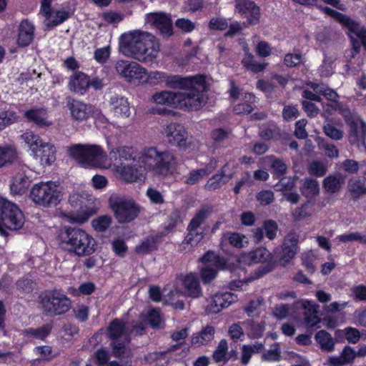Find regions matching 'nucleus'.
I'll return each instance as SVG.
<instances>
[{
	"instance_id": "1",
	"label": "nucleus",
	"mask_w": 366,
	"mask_h": 366,
	"mask_svg": "<svg viewBox=\"0 0 366 366\" xmlns=\"http://www.w3.org/2000/svg\"><path fill=\"white\" fill-rule=\"evenodd\" d=\"M139 162L142 165L131 164L122 168L120 174L126 182L133 183L141 180L145 170L166 176L174 169L176 159L173 153L167 150L160 152L152 147L142 151L139 157Z\"/></svg>"
},
{
	"instance_id": "2",
	"label": "nucleus",
	"mask_w": 366,
	"mask_h": 366,
	"mask_svg": "<svg viewBox=\"0 0 366 366\" xmlns=\"http://www.w3.org/2000/svg\"><path fill=\"white\" fill-rule=\"evenodd\" d=\"M119 46L126 56L149 65L154 62L160 49L159 42L155 36L139 30L122 34Z\"/></svg>"
},
{
	"instance_id": "3",
	"label": "nucleus",
	"mask_w": 366,
	"mask_h": 366,
	"mask_svg": "<svg viewBox=\"0 0 366 366\" xmlns=\"http://www.w3.org/2000/svg\"><path fill=\"white\" fill-rule=\"evenodd\" d=\"M58 240L61 248L78 257L90 256L96 250L97 243L92 236L77 227H64Z\"/></svg>"
},
{
	"instance_id": "4",
	"label": "nucleus",
	"mask_w": 366,
	"mask_h": 366,
	"mask_svg": "<svg viewBox=\"0 0 366 366\" xmlns=\"http://www.w3.org/2000/svg\"><path fill=\"white\" fill-rule=\"evenodd\" d=\"M38 302L46 317H54L66 314L71 308V300L61 290H46L38 297Z\"/></svg>"
},
{
	"instance_id": "5",
	"label": "nucleus",
	"mask_w": 366,
	"mask_h": 366,
	"mask_svg": "<svg viewBox=\"0 0 366 366\" xmlns=\"http://www.w3.org/2000/svg\"><path fill=\"white\" fill-rule=\"evenodd\" d=\"M21 139L41 165L51 166L56 161V150L54 145L44 142L38 134L31 131H26L21 135Z\"/></svg>"
},
{
	"instance_id": "6",
	"label": "nucleus",
	"mask_w": 366,
	"mask_h": 366,
	"mask_svg": "<svg viewBox=\"0 0 366 366\" xmlns=\"http://www.w3.org/2000/svg\"><path fill=\"white\" fill-rule=\"evenodd\" d=\"M0 216L2 227L6 231L19 230L25 222L24 214L19 206L1 195Z\"/></svg>"
},
{
	"instance_id": "7",
	"label": "nucleus",
	"mask_w": 366,
	"mask_h": 366,
	"mask_svg": "<svg viewBox=\"0 0 366 366\" xmlns=\"http://www.w3.org/2000/svg\"><path fill=\"white\" fill-rule=\"evenodd\" d=\"M30 197L37 204L51 207L60 202L61 192L58 189V185L51 181L40 182L33 186Z\"/></svg>"
},
{
	"instance_id": "8",
	"label": "nucleus",
	"mask_w": 366,
	"mask_h": 366,
	"mask_svg": "<svg viewBox=\"0 0 366 366\" xmlns=\"http://www.w3.org/2000/svg\"><path fill=\"white\" fill-rule=\"evenodd\" d=\"M68 153L78 163L89 166H96L106 155L102 147L96 144H74Z\"/></svg>"
},
{
	"instance_id": "9",
	"label": "nucleus",
	"mask_w": 366,
	"mask_h": 366,
	"mask_svg": "<svg viewBox=\"0 0 366 366\" xmlns=\"http://www.w3.org/2000/svg\"><path fill=\"white\" fill-rule=\"evenodd\" d=\"M345 124L349 127L348 139L352 145L366 147V124L347 108L341 111Z\"/></svg>"
},
{
	"instance_id": "10",
	"label": "nucleus",
	"mask_w": 366,
	"mask_h": 366,
	"mask_svg": "<svg viewBox=\"0 0 366 366\" xmlns=\"http://www.w3.org/2000/svg\"><path fill=\"white\" fill-rule=\"evenodd\" d=\"M317 2L318 0H317L315 4L311 6H315L322 13H324L328 16H330L331 18L339 22L342 26L343 28L346 29L347 30V34L351 39L354 49L356 51L359 50L360 46H355V44L357 42L354 38V36L358 37V35L360 34V33H362L364 31L363 29H360V24L355 20L352 19L350 17L347 16V15L340 13L336 10H334L328 6L318 4Z\"/></svg>"
},
{
	"instance_id": "11",
	"label": "nucleus",
	"mask_w": 366,
	"mask_h": 366,
	"mask_svg": "<svg viewBox=\"0 0 366 366\" xmlns=\"http://www.w3.org/2000/svg\"><path fill=\"white\" fill-rule=\"evenodd\" d=\"M109 205L119 223H129L139 213V208L134 201L124 198H110Z\"/></svg>"
},
{
	"instance_id": "12",
	"label": "nucleus",
	"mask_w": 366,
	"mask_h": 366,
	"mask_svg": "<svg viewBox=\"0 0 366 366\" xmlns=\"http://www.w3.org/2000/svg\"><path fill=\"white\" fill-rule=\"evenodd\" d=\"M115 69L122 77L129 83H141L148 79L147 69L134 61L119 60L115 64Z\"/></svg>"
},
{
	"instance_id": "13",
	"label": "nucleus",
	"mask_w": 366,
	"mask_h": 366,
	"mask_svg": "<svg viewBox=\"0 0 366 366\" xmlns=\"http://www.w3.org/2000/svg\"><path fill=\"white\" fill-rule=\"evenodd\" d=\"M299 234L289 232L283 239L282 244L276 247L274 254L283 266L288 264L295 257L297 252Z\"/></svg>"
},
{
	"instance_id": "14",
	"label": "nucleus",
	"mask_w": 366,
	"mask_h": 366,
	"mask_svg": "<svg viewBox=\"0 0 366 366\" xmlns=\"http://www.w3.org/2000/svg\"><path fill=\"white\" fill-rule=\"evenodd\" d=\"M212 212V207L208 205L202 207L197 212L187 226L189 233L184 239L187 244H189L191 245L194 244H197L201 241L202 235L201 234H199L196 233V235L194 236V232L197 228L205 222Z\"/></svg>"
},
{
	"instance_id": "15",
	"label": "nucleus",
	"mask_w": 366,
	"mask_h": 366,
	"mask_svg": "<svg viewBox=\"0 0 366 366\" xmlns=\"http://www.w3.org/2000/svg\"><path fill=\"white\" fill-rule=\"evenodd\" d=\"M235 8L241 17L246 19L247 26L256 25L259 22L260 9L254 1L235 0Z\"/></svg>"
},
{
	"instance_id": "16",
	"label": "nucleus",
	"mask_w": 366,
	"mask_h": 366,
	"mask_svg": "<svg viewBox=\"0 0 366 366\" xmlns=\"http://www.w3.org/2000/svg\"><path fill=\"white\" fill-rule=\"evenodd\" d=\"M185 92H177L178 107L189 111L198 110L201 106L202 92L194 87L187 89Z\"/></svg>"
},
{
	"instance_id": "17",
	"label": "nucleus",
	"mask_w": 366,
	"mask_h": 366,
	"mask_svg": "<svg viewBox=\"0 0 366 366\" xmlns=\"http://www.w3.org/2000/svg\"><path fill=\"white\" fill-rule=\"evenodd\" d=\"M237 300V296L231 292H217L212 297L210 303L206 307V312L208 314H217Z\"/></svg>"
},
{
	"instance_id": "18",
	"label": "nucleus",
	"mask_w": 366,
	"mask_h": 366,
	"mask_svg": "<svg viewBox=\"0 0 366 366\" xmlns=\"http://www.w3.org/2000/svg\"><path fill=\"white\" fill-rule=\"evenodd\" d=\"M168 142L179 148H185L187 139V132L185 127L179 123L172 122L164 128Z\"/></svg>"
},
{
	"instance_id": "19",
	"label": "nucleus",
	"mask_w": 366,
	"mask_h": 366,
	"mask_svg": "<svg viewBox=\"0 0 366 366\" xmlns=\"http://www.w3.org/2000/svg\"><path fill=\"white\" fill-rule=\"evenodd\" d=\"M147 21L160 31L164 36H170L173 34V26L171 17L164 12H152L146 16Z\"/></svg>"
},
{
	"instance_id": "20",
	"label": "nucleus",
	"mask_w": 366,
	"mask_h": 366,
	"mask_svg": "<svg viewBox=\"0 0 366 366\" xmlns=\"http://www.w3.org/2000/svg\"><path fill=\"white\" fill-rule=\"evenodd\" d=\"M35 26L28 19H23L18 26L16 44L19 48L29 46L34 41Z\"/></svg>"
},
{
	"instance_id": "21",
	"label": "nucleus",
	"mask_w": 366,
	"mask_h": 366,
	"mask_svg": "<svg viewBox=\"0 0 366 366\" xmlns=\"http://www.w3.org/2000/svg\"><path fill=\"white\" fill-rule=\"evenodd\" d=\"M24 117L27 122L41 128L49 127L52 124V122L49 120L48 109L45 107L28 109L24 112Z\"/></svg>"
},
{
	"instance_id": "22",
	"label": "nucleus",
	"mask_w": 366,
	"mask_h": 366,
	"mask_svg": "<svg viewBox=\"0 0 366 366\" xmlns=\"http://www.w3.org/2000/svg\"><path fill=\"white\" fill-rule=\"evenodd\" d=\"M204 79L202 76L183 77L179 75H167L166 86L171 89H182L194 87L196 85H202Z\"/></svg>"
},
{
	"instance_id": "23",
	"label": "nucleus",
	"mask_w": 366,
	"mask_h": 366,
	"mask_svg": "<svg viewBox=\"0 0 366 366\" xmlns=\"http://www.w3.org/2000/svg\"><path fill=\"white\" fill-rule=\"evenodd\" d=\"M303 309L304 322L306 330L312 327L319 328L321 319L317 315L318 305L312 300H304L301 304Z\"/></svg>"
},
{
	"instance_id": "24",
	"label": "nucleus",
	"mask_w": 366,
	"mask_h": 366,
	"mask_svg": "<svg viewBox=\"0 0 366 366\" xmlns=\"http://www.w3.org/2000/svg\"><path fill=\"white\" fill-rule=\"evenodd\" d=\"M89 76L83 71H75L69 77L68 87L76 94L83 95L89 89Z\"/></svg>"
},
{
	"instance_id": "25",
	"label": "nucleus",
	"mask_w": 366,
	"mask_h": 366,
	"mask_svg": "<svg viewBox=\"0 0 366 366\" xmlns=\"http://www.w3.org/2000/svg\"><path fill=\"white\" fill-rule=\"evenodd\" d=\"M227 164L222 167L218 172L213 174L204 184V188L209 192H214L220 189L227 182L232 178V174L227 175L225 167Z\"/></svg>"
},
{
	"instance_id": "26",
	"label": "nucleus",
	"mask_w": 366,
	"mask_h": 366,
	"mask_svg": "<svg viewBox=\"0 0 366 366\" xmlns=\"http://www.w3.org/2000/svg\"><path fill=\"white\" fill-rule=\"evenodd\" d=\"M185 295L192 298L202 296V292L198 277L192 274H187L183 280Z\"/></svg>"
},
{
	"instance_id": "27",
	"label": "nucleus",
	"mask_w": 366,
	"mask_h": 366,
	"mask_svg": "<svg viewBox=\"0 0 366 366\" xmlns=\"http://www.w3.org/2000/svg\"><path fill=\"white\" fill-rule=\"evenodd\" d=\"M152 99L157 104L165 105L172 108L178 107L177 92L162 91L156 92Z\"/></svg>"
},
{
	"instance_id": "28",
	"label": "nucleus",
	"mask_w": 366,
	"mask_h": 366,
	"mask_svg": "<svg viewBox=\"0 0 366 366\" xmlns=\"http://www.w3.org/2000/svg\"><path fill=\"white\" fill-rule=\"evenodd\" d=\"M137 149L132 146H122L112 149L109 154L111 158L120 161L135 160L137 157Z\"/></svg>"
},
{
	"instance_id": "29",
	"label": "nucleus",
	"mask_w": 366,
	"mask_h": 366,
	"mask_svg": "<svg viewBox=\"0 0 366 366\" xmlns=\"http://www.w3.org/2000/svg\"><path fill=\"white\" fill-rule=\"evenodd\" d=\"M53 327V323L50 322L36 328L25 329L23 331V335L27 337H33L44 341L51 335Z\"/></svg>"
},
{
	"instance_id": "30",
	"label": "nucleus",
	"mask_w": 366,
	"mask_h": 366,
	"mask_svg": "<svg viewBox=\"0 0 366 366\" xmlns=\"http://www.w3.org/2000/svg\"><path fill=\"white\" fill-rule=\"evenodd\" d=\"M111 104L115 116L128 117L130 115V107L127 98L114 96L111 98Z\"/></svg>"
},
{
	"instance_id": "31",
	"label": "nucleus",
	"mask_w": 366,
	"mask_h": 366,
	"mask_svg": "<svg viewBox=\"0 0 366 366\" xmlns=\"http://www.w3.org/2000/svg\"><path fill=\"white\" fill-rule=\"evenodd\" d=\"M127 323L115 318L112 320L107 327V337L110 340H118L126 332Z\"/></svg>"
},
{
	"instance_id": "32",
	"label": "nucleus",
	"mask_w": 366,
	"mask_h": 366,
	"mask_svg": "<svg viewBox=\"0 0 366 366\" xmlns=\"http://www.w3.org/2000/svg\"><path fill=\"white\" fill-rule=\"evenodd\" d=\"M243 99L244 102L234 105L233 111L237 115H244L252 113L254 109L252 106L257 101V97L253 93H245Z\"/></svg>"
},
{
	"instance_id": "33",
	"label": "nucleus",
	"mask_w": 366,
	"mask_h": 366,
	"mask_svg": "<svg viewBox=\"0 0 366 366\" xmlns=\"http://www.w3.org/2000/svg\"><path fill=\"white\" fill-rule=\"evenodd\" d=\"M202 262L209 264L217 269H223L227 267L226 259L214 251L208 250L200 258Z\"/></svg>"
},
{
	"instance_id": "34",
	"label": "nucleus",
	"mask_w": 366,
	"mask_h": 366,
	"mask_svg": "<svg viewBox=\"0 0 366 366\" xmlns=\"http://www.w3.org/2000/svg\"><path fill=\"white\" fill-rule=\"evenodd\" d=\"M214 337V328L207 325L198 333L194 334L191 340L192 345L196 346L204 345L212 341Z\"/></svg>"
},
{
	"instance_id": "35",
	"label": "nucleus",
	"mask_w": 366,
	"mask_h": 366,
	"mask_svg": "<svg viewBox=\"0 0 366 366\" xmlns=\"http://www.w3.org/2000/svg\"><path fill=\"white\" fill-rule=\"evenodd\" d=\"M315 339L322 351L332 352L335 350V341L326 330H321L317 332Z\"/></svg>"
},
{
	"instance_id": "36",
	"label": "nucleus",
	"mask_w": 366,
	"mask_h": 366,
	"mask_svg": "<svg viewBox=\"0 0 366 366\" xmlns=\"http://www.w3.org/2000/svg\"><path fill=\"white\" fill-rule=\"evenodd\" d=\"M69 109L74 119L79 122L86 120L89 117L88 106L79 101H73Z\"/></svg>"
},
{
	"instance_id": "37",
	"label": "nucleus",
	"mask_w": 366,
	"mask_h": 366,
	"mask_svg": "<svg viewBox=\"0 0 366 366\" xmlns=\"http://www.w3.org/2000/svg\"><path fill=\"white\" fill-rule=\"evenodd\" d=\"M17 157L16 149L11 145L0 146V168L12 164Z\"/></svg>"
},
{
	"instance_id": "38",
	"label": "nucleus",
	"mask_w": 366,
	"mask_h": 366,
	"mask_svg": "<svg viewBox=\"0 0 366 366\" xmlns=\"http://www.w3.org/2000/svg\"><path fill=\"white\" fill-rule=\"evenodd\" d=\"M249 258L253 263H262L268 261H274L273 255L264 247H259L249 252Z\"/></svg>"
},
{
	"instance_id": "39",
	"label": "nucleus",
	"mask_w": 366,
	"mask_h": 366,
	"mask_svg": "<svg viewBox=\"0 0 366 366\" xmlns=\"http://www.w3.org/2000/svg\"><path fill=\"white\" fill-rule=\"evenodd\" d=\"M344 182L342 177L329 175L323 180L322 186L327 193L335 194L340 190Z\"/></svg>"
},
{
	"instance_id": "40",
	"label": "nucleus",
	"mask_w": 366,
	"mask_h": 366,
	"mask_svg": "<svg viewBox=\"0 0 366 366\" xmlns=\"http://www.w3.org/2000/svg\"><path fill=\"white\" fill-rule=\"evenodd\" d=\"M242 64L247 70L254 73H259L264 71L267 66V63H261L255 61L254 56L249 51L246 53L244 57L242 59Z\"/></svg>"
},
{
	"instance_id": "41",
	"label": "nucleus",
	"mask_w": 366,
	"mask_h": 366,
	"mask_svg": "<svg viewBox=\"0 0 366 366\" xmlns=\"http://www.w3.org/2000/svg\"><path fill=\"white\" fill-rule=\"evenodd\" d=\"M335 335L336 338H340L344 335L347 342L351 344H356L360 339V331L352 327H347L344 330L338 329L335 330Z\"/></svg>"
},
{
	"instance_id": "42",
	"label": "nucleus",
	"mask_w": 366,
	"mask_h": 366,
	"mask_svg": "<svg viewBox=\"0 0 366 366\" xmlns=\"http://www.w3.org/2000/svg\"><path fill=\"white\" fill-rule=\"evenodd\" d=\"M320 187L318 182L314 179L307 178L300 187V192L306 197H312L319 194Z\"/></svg>"
},
{
	"instance_id": "43",
	"label": "nucleus",
	"mask_w": 366,
	"mask_h": 366,
	"mask_svg": "<svg viewBox=\"0 0 366 366\" xmlns=\"http://www.w3.org/2000/svg\"><path fill=\"white\" fill-rule=\"evenodd\" d=\"M228 350V344L226 340L222 339L219 341L216 350L212 354V359L216 363H226L229 360L227 357Z\"/></svg>"
},
{
	"instance_id": "44",
	"label": "nucleus",
	"mask_w": 366,
	"mask_h": 366,
	"mask_svg": "<svg viewBox=\"0 0 366 366\" xmlns=\"http://www.w3.org/2000/svg\"><path fill=\"white\" fill-rule=\"evenodd\" d=\"M16 289L22 295H29L33 292L36 287V282L28 277L19 279L16 284Z\"/></svg>"
},
{
	"instance_id": "45",
	"label": "nucleus",
	"mask_w": 366,
	"mask_h": 366,
	"mask_svg": "<svg viewBox=\"0 0 366 366\" xmlns=\"http://www.w3.org/2000/svg\"><path fill=\"white\" fill-rule=\"evenodd\" d=\"M271 168L273 177L276 179H282L286 174L287 170V166L285 162L277 157L273 158L271 162Z\"/></svg>"
},
{
	"instance_id": "46",
	"label": "nucleus",
	"mask_w": 366,
	"mask_h": 366,
	"mask_svg": "<svg viewBox=\"0 0 366 366\" xmlns=\"http://www.w3.org/2000/svg\"><path fill=\"white\" fill-rule=\"evenodd\" d=\"M319 92L322 94L326 99L331 102V103L328 104V107L335 110H338L341 114V111L344 109L342 108L341 104L339 102V96L335 91L331 89H326L323 91L320 90Z\"/></svg>"
},
{
	"instance_id": "47",
	"label": "nucleus",
	"mask_w": 366,
	"mask_h": 366,
	"mask_svg": "<svg viewBox=\"0 0 366 366\" xmlns=\"http://www.w3.org/2000/svg\"><path fill=\"white\" fill-rule=\"evenodd\" d=\"M18 119L17 114L13 110H4L0 112V131L15 123Z\"/></svg>"
},
{
	"instance_id": "48",
	"label": "nucleus",
	"mask_w": 366,
	"mask_h": 366,
	"mask_svg": "<svg viewBox=\"0 0 366 366\" xmlns=\"http://www.w3.org/2000/svg\"><path fill=\"white\" fill-rule=\"evenodd\" d=\"M147 321L153 329L164 327V322L160 315V311L157 308H153L148 312Z\"/></svg>"
},
{
	"instance_id": "49",
	"label": "nucleus",
	"mask_w": 366,
	"mask_h": 366,
	"mask_svg": "<svg viewBox=\"0 0 366 366\" xmlns=\"http://www.w3.org/2000/svg\"><path fill=\"white\" fill-rule=\"evenodd\" d=\"M348 191L350 192L352 199L356 201L362 196L366 194V186L361 180L357 179L349 184Z\"/></svg>"
},
{
	"instance_id": "50",
	"label": "nucleus",
	"mask_w": 366,
	"mask_h": 366,
	"mask_svg": "<svg viewBox=\"0 0 366 366\" xmlns=\"http://www.w3.org/2000/svg\"><path fill=\"white\" fill-rule=\"evenodd\" d=\"M112 224V217L109 215L99 216L92 222L93 228L97 232L106 231Z\"/></svg>"
},
{
	"instance_id": "51",
	"label": "nucleus",
	"mask_w": 366,
	"mask_h": 366,
	"mask_svg": "<svg viewBox=\"0 0 366 366\" xmlns=\"http://www.w3.org/2000/svg\"><path fill=\"white\" fill-rule=\"evenodd\" d=\"M299 177L297 175H294L293 177H290L288 179H285L282 177V179H278L279 182L276 184L275 187H280L279 190L282 192H291L296 187V182L298 180Z\"/></svg>"
},
{
	"instance_id": "52",
	"label": "nucleus",
	"mask_w": 366,
	"mask_h": 366,
	"mask_svg": "<svg viewBox=\"0 0 366 366\" xmlns=\"http://www.w3.org/2000/svg\"><path fill=\"white\" fill-rule=\"evenodd\" d=\"M262 229L265 232V236L269 240H273L277 236L278 225L274 220L267 219L264 221Z\"/></svg>"
},
{
	"instance_id": "53",
	"label": "nucleus",
	"mask_w": 366,
	"mask_h": 366,
	"mask_svg": "<svg viewBox=\"0 0 366 366\" xmlns=\"http://www.w3.org/2000/svg\"><path fill=\"white\" fill-rule=\"evenodd\" d=\"M262 360L268 362H278L281 359V350L278 343H274L272 348L263 353Z\"/></svg>"
},
{
	"instance_id": "54",
	"label": "nucleus",
	"mask_w": 366,
	"mask_h": 366,
	"mask_svg": "<svg viewBox=\"0 0 366 366\" xmlns=\"http://www.w3.org/2000/svg\"><path fill=\"white\" fill-rule=\"evenodd\" d=\"M327 171L326 165L320 161H312L308 167L310 174L315 177H323Z\"/></svg>"
},
{
	"instance_id": "55",
	"label": "nucleus",
	"mask_w": 366,
	"mask_h": 366,
	"mask_svg": "<svg viewBox=\"0 0 366 366\" xmlns=\"http://www.w3.org/2000/svg\"><path fill=\"white\" fill-rule=\"evenodd\" d=\"M157 249V241L155 238L147 239L142 242L140 244L137 245L135 251L137 253L147 254Z\"/></svg>"
},
{
	"instance_id": "56",
	"label": "nucleus",
	"mask_w": 366,
	"mask_h": 366,
	"mask_svg": "<svg viewBox=\"0 0 366 366\" xmlns=\"http://www.w3.org/2000/svg\"><path fill=\"white\" fill-rule=\"evenodd\" d=\"M276 264L274 261H268L262 262L254 272V277L259 279L267 273L272 272L275 268Z\"/></svg>"
},
{
	"instance_id": "57",
	"label": "nucleus",
	"mask_w": 366,
	"mask_h": 366,
	"mask_svg": "<svg viewBox=\"0 0 366 366\" xmlns=\"http://www.w3.org/2000/svg\"><path fill=\"white\" fill-rule=\"evenodd\" d=\"M180 214L178 212H172L167 218L166 222L163 224V229L167 232H172L177 227L178 222L180 220Z\"/></svg>"
},
{
	"instance_id": "58",
	"label": "nucleus",
	"mask_w": 366,
	"mask_h": 366,
	"mask_svg": "<svg viewBox=\"0 0 366 366\" xmlns=\"http://www.w3.org/2000/svg\"><path fill=\"white\" fill-rule=\"evenodd\" d=\"M226 238L229 244L235 248H242L244 247L243 240L245 236L238 232H228L226 234Z\"/></svg>"
},
{
	"instance_id": "59",
	"label": "nucleus",
	"mask_w": 366,
	"mask_h": 366,
	"mask_svg": "<svg viewBox=\"0 0 366 366\" xmlns=\"http://www.w3.org/2000/svg\"><path fill=\"white\" fill-rule=\"evenodd\" d=\"M70 17V14L65 10H57L55 12L54 19L51 21H49L47 23L48 27H54L56 26L65 21H66Z\"/></svg>"
},
{
	"instance_id": "60",
	"label": "nucleus",
	"mask_w": 366,
	"mask_h": 366,
	"mask_svg": "<svg viewBox=\"0 0 366 366\" xmlns=\"http://www.w3.org/2000/svg\"><path fill=\"white\" fill-rule=\"evenodd\" d=\"M112 250L119 257H124L128 250V247L125 242L120 238H117L112 242Z\"/></svg>"
},
{
	"instance_id": "61",
	"label": "nucleus",
	"mask_w": 366,
	"mask_h": 366,
	"mask_svg": "<svg viewBox=\"0 0 366 366\" xmlns=\"http://www.w3.org/2000/svg\"><path fill=\"white\" fill-rule=\"evenodd\" d=\"M34 352L41 357L43 360L50 361L53 358L52 347L49 345H41L34 348Z\"/></svg>"
},
{
	"instance_id": "62",
	"label": "nucleus",
	"mask_w": 366,
	"mask_h": 366,
	"mask_svg": "<svg viewBox=\"0 0 366 366\" xmlns=\"http://www.w3.org/2000/svg\"><path fill=\"white\" fill-rule=\"evenodd\" d=\"M302 59V56L301 53H288L285 56L284 64L287 67L293 68L301 64Z\"/></svg>"
},
{
	"instance_id": "63",
	"label": "nucleus",
	"mask_w": 366,
	"mask_h": 366,
	"mask_svg": "<svg viewBox=\"0 0 366 366\" xmlns=\"http://www.w3.org/2000/svg\"><path fill=\"white\" fill-rule=\"evenodd\" d=\"M323 130L327 137L334 140H340L343 137L342 131L337 129L331 124H327L325 125Z\"/></svg>"
},
{
	"instance_id": "64",
	"label": "nucleus",
	"mask_w": 366,
	"mask_h": 366,
	"mask_svg": "<svg viewBox=\"0 0 366 366\" xmlns=\"http://www.w3.org/2000/svg\"><path fill=\"white\" fill-rule=\"evenodd\" d=\"M282 114L285 121L290 122L298 117L299 111L295 106L286 105L284 107Z\"/></svg>"
}]
</instances>
